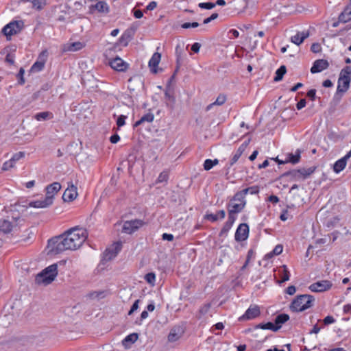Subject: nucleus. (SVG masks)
I'll return each mask as SVG.
<instances>
[{"label": "nucleus", "mask_w": 351, "mask_h": 351, "mask_svg": "<svg viewBox=\"0 0 351 351\" xmlns=\"http://www.w3.org/2000/svg\"><path fill=\"white\" fill-rule=\"evenodd\" d=\"M51 117V113L47 111L37 113L35 115V119L38 121L46 120Z\"/></svg>", "instance_id": "39"}, {"label": "nucleus", "mask_w": 351, "mask_h": 351, "mask_svg": "<svg viewBox=\"0 0 351 351\" xmlns=\"http://www.w3.org/2000/svg\"><path fill=\"white\" fill-rule=\"evenodd\" d=\"M282 246L281 245H277L274 249L273 250L272 252H271L270 253H269L267 256L268 257H272L274 256H276V255H279L282 253Z\"/></svg>", "instance_id": "44"}, {"label": "nucleus", "mask_w": 351, "mask_h": 351, "mask_svg": "<svg viewBox=\"0 0 351 351\" xmlns=\"http://www.w3.org/2000/svg\"><path fill=\"white\" fill-rule=\"evenodd\" d=\"M245 195L250 193L252 195L258 194L259 192V187L258 186H252L243 190Z\"/></svg>", "instance_id": "43"}, {"label": "nucleus", "mask_w": 351, "mask_h": 351, "mask_svg": "<svg viewBox=\"0 0 351 351\" xmlns=\"http://www.w3.org/2000/svg\"><path fill=\"white\" fill-rule=\"evenodd\" d=\"M306 100L304 99H302L297 104L296 108L298 110H301L306 106Z\"/></svg>", "instance_id": "63"}, {"label": "nucleus", "mask_w": 351, "mask_h": 351, "mask_svg": "<svg viewBox=\"0 0 351 351\" xmlns=\"http://www.w3.org/2000/svg\"><path fill=\"white\" fill-rule=\"evenodd\" d=\"M95 10L99 13L108 14L110 12V8L106 1H99L89 7V12L90 14L94 13Z\"/></svg>", "instance_id": "13"}, {"label": "nucleus", "mask_w": 351, "mask_h": 351, "mask_svg": "<svg viewBox=\"0 0 351 351\" xmlns=\"http://www.w3.org/2000/svg\"><path fill=\"white\" fill-rule=\"evenodd\" d=\"M200 47L201 45L199 43H195L191 47V50L194 53H197L199 52Z\"/></svg>", "instance_id": "64"}, {"label": "nucleus", "mask_w": 351, "mask_h": 351, "mask_svg": "<svg viewBox=\"0 0 351 351\" xmlns=\"http://www.w3.org/2000/svg\"><path fill=\"white\" fill-rule=\"evenodd\" d=\"M347 161L345 158H341L335 162L333 166V170L335 173H338L341 172L346 167Z\"/></svg>", "instance_id": "25"}, {"label": "nucleus", "mask_w": 351, "mask_h": 351, "mask_svg": "<svg viewBox=\"0 0 351 351\" xmlns=\"http://www.w3.org/2000/svg\"><path fill=\"white\" fill-rule=\"evenodd\" d=\"M329 66V63L327 60L324 59H319L314 62L313 66L311 69L312 73H319Z\"/></svg>", "instance_id": "14"}, {"label": "nucleus", "mask_w": 351, "mask_h": 351, "mask_svg": "<svg viewBox=\"0 0 351 351\" xmlns=\"http://www.w3.org/2000/svg\"><path fill=\"white\" fill-rule=\"evenodd\" d=\"M131 40V36L128 32H125L119 38V42L124 46H127L128 42Z\"/></svg>", "instance_id": "42"}, {"label": "nucleus", "mask_w": 351, "mask_h": 351, "mask_svg": "<svg viewBox=\"0 0 351 351\" xmlns=\"http://www.w3.org/2000/svg\"><path fill=\"white\" fill-rule=\"evenodd\" d=\"M22 27V23L19 21H12L7 24L2 29V32L7 36H12L20 32Z\"/></svg>", "instance_id": "6"}, {"label": "nucleus", "mask_w": 351, "mask_h": 351, "mask_svg": "<svg viewBox=\"0 0 351 351\" xmlns=\"http://www.w3.org/2000/svg\"><path fill=\"white\" fill-rule=\"evenodd\" d=\"M289 319V316L287 314L282 313L276 316L275 318V324L276 326H280V328L282 326V324H285Z\"/></svg>", "instance_id": "32"}, {"label": "nucleus", "mask_w": 351, "mask_h": 351, "mask_svg": "<svg viewBox=\"0 0 351 351\" xmlns=\"http://www.w3.org/2000/svg\"><path fill=\"white\" fill-rule=\"evenodd\" d=\"M308 36L309 34L308 32H298L296 35L291 36V41L297 45H300Z\"/></svg>", "instance_id": "19"}, {"label": "nucleus", "mask_w": 351, "mask_h": 351, "mask_svg": "<svg viewBox=\"0 0 351 351\" xmlns=\"http://www.w3.org/2000/svg\"><path fill=\"white\" fill-rule=\"evenodd\" d=\"M311 50L313 53H318L321 51V46L319 43H313L311 47Z\"/></svg>", "instance_id": "58"}, {"label": "nucleus", "mask_w": 351, "mask_h": 351, "mask_svg": "<svg viewBox=\"0 0 351 351\" xmlns=\"http://www.w3.org/2000/svg\"><path fill=\"white\" fill-rule=\"evenodd\" d=\"M300 160V151L297 150L295 154H289L287 158L285 160V162H291L293 165L299 162Z\"/></svg>", "instance_id": "27"}, {"label": "nucleus", "mask_w": 351, "mask_h": 351, "mask_svg": "<svg viewBox=\"0 0 351 351\" xmlns=\"http://www.w3.org/2000/svg\"><path fill=\"white\" fill-rule=\"evenodd\" d=\"M350 82H351L350 76L339 75V77L338 80V86H337V92L342 93H346L350 87Z\"/></svg>", "instance_id": "12"}, {"label": "nucleus", "mask_w": 351, "mask_h": 351, "mask_svg": "<svg viewBox=\"0 0 351 351\" xmlns=\"http://www.w3.org/2000/svg\"><path fill=\"white\" fill-rule=\"evenodd\" d=\"M14 166V165L12 163V162L10 160H9L8 161H6L5 162L3 163L2 169L3 171H8L10 169L12 168Z\"/></svg>", "instance_id": "56"}, {"label": "nucleus", "mask_w": 351, "mask_h": 351, "mask_svg": "<svg viewBox=\"0 0 351 351\" xmlns=\"http://www.w3.org/2000/svg\"><path fill=\"white\" fill-rule=\"evenodd\" d=\"M167 106L173 110L176 102L175 97L171 94L169 90H166L165 93Z\"/></svg>", "instance_id": "26"}, {"label": "nucleus", "mask_w": 351, "mask_h": 351, "mask_svg": "<svg viewBox=\"0 0 351 351\" xmlns=\"http://www.w3.org/2000/svg\"><path fill=\"white\" fill-rule=\"evenodd\" d=\"M110 65L112 69L117 71H124L128 68V64L119 57L112 59L110 62Z\"/></svg>", "instance_id": "16"}, {"label": "nucleus", "mask_w": 351, "mask_h": 351, "mask_svg": "<svg viewBox=\"0 0 351 351\" xmlns=\"http://www.w3.org/2000/svg\"><path fill=\"white\" fill-rule=\"evenodd\" d=\"M198 6L202 9L211 10L215 7V3L212 2L199 3Z\"/></svg>", "instance_id": "47"}, {"label": "nucleus", "mask_w": 351, "mask_h": 351, "mask_svg": "<svg viewBox=\"0 0 351 351\" xmlns=\"http://www.w3.org/2000/svg\"><path fill=\"white\" fill-rule=\"evenodd\" d=\"M22 2H29L32 5V8L37 10H41L45 4V0H21Z\"/></svg>", "instance_id": "33"}, {"label": "nucleus", "mask_w": 351, "mask_h": 351, "mask_svg": "<svg viewBox=\"0 0 351 351\" xmlns=\"http://www.w3.org/2000/svg\"><path fill=\"white\" fill-rule=\"evenodd\" d=\"M219 163V160L217 159L210 160L206 159L204 163V169L206 171H208L211 169L215 165H217Z\"/></svg>", "instance_id": "36"}, {"label": "nucleus", "mask_w": 351, "mask_h": 351, "mask_svg": "<svg viewBox=\"0 0 351 351\" xmlns=\"http://www.w3.org/2000/svg\"><path fill=\"white\" fill-rule=\"evenodd\" d=\"M210 308V304L209 303L205 304L203 306L200 308L199 312L202 315H204L208 312Z\"/></svg>", "instance_id": "51"}, {"label": "nucleus", "mask_w": 351, "mask_h": 351, "mask_svg": "<svg viewBox=\"0 0 351 351\" xmlns=\"http://www.w3.org/2000/svg\"><path fill=\"white\" fill-rule=\"evenodd\" d=\"M245 203L246 202L237 203L236 202L230 200L228 204V216L237 217V214L243 210Z\"/></svg>", "instance_id": "9"}, {"label": "nucleus", "mask_w": 351, "mask_h": 351, "mask_svg": "<svg viewBox=\"0 0 351 351\" xmlns=\"http://www.w3.org/2000/svg\"><path fill=\"white\" fill-rule=\"evenodd\" d=\"M53 204L50 197H45L44 199H38L36 201L30 202L29 203V207L44 208L49 207Z\"/></svg>", "instance_id": "15"}, {"label": "nucleus", "mask_w": 351, "mask_h": 351, "mask_svg": "<svg viewBox=\"0 0 351 351\" xmlns=\"http://www.w3.org/2000/svg\"><path fill=\"white\" fill-rule=\"evenodd\" d=\"M24 73H25V70L23 68H21L19 70V72L16 75L18 83L21 85H23L25 83Z\"/></svg>", "instance_id": "45"}, {"label": "nucleus", "mask_w": 351, "mask_h": 351, "mask_svg": "<svg viewBox=\"0 0 351 351\" xmlns=\"http://www.w3.org/2000/svg\"><path fill=\"white\" fill-rule=\"evenodd\" d=\"M249 234V227L246 223H241L235 232V240L237 241H243L247 239Z\"/></svg>", "instance_id": "11"}, {"label": "nucleus", "mask_w": 351, "mask_h": 351, "mask_svg": "<svg viewBox=\"0 0 351 351\" xmlns=\"http://www.w3.org/2000/svg\"><path fill=\"white\" fill-rule=\"evenodd\" d=\"M138 338V335L137 333H132L122 341V344L125 348H129L132 344L137 341Z\"/></svg>", "instance_id": "23"}, {"label": "nucleus", "mask_w": 351, "mask_h": 351, "mask_svg": "<svg viewBox=\"0 0 351 351\" xmlns=\"http://www.w3.org/2000/svg\"><path fill=\"white\" fill-rule=\"evenodd\" d=\"M204 219L212 222H215L218 219V216L216 214L206 213L204 216Z\"/></svg>", "instance_id": "50"}, {"label": "nucleus", "mask_w": 351, "mask_h": 351, "mask_svg": "<svg viewBox=\"0 0 351 351\" xmlns=\"http://www.w3.org/2000/svg\"><path fill=\"white\" fill-rule=\"evenodd\" d=\"M87 237L85 229L74 227L49 240L48 248L50 252L56 254L65 250H75L82 246Z\"/></svg>", "instance_id": "1"}, {"label": "nucleus", "mask_w": 351, "mask_h": 351, "mask_svg": "<svg viewBox=\"0 0 351 351\" xmlns=\"http://www.w3.org/2000/svg\"><path fill=\"white\" fill-rule=\"evenodd\" d=\"M332 285L329 280H321L311 285L309 289L313 292H323L330 289Z\"/></svg>", "instance_id": "8"}, {"label": "nucleus", "mask_w": 351, "mask_h": 351, "mask_svg": "<svg viewBox=\"0 0 351 351\" xmlns=\"http://www.w3.org/2000/svg\"><path fill=\"white\" fill-rule=\"evenodd\" d=\"M199 26V23L197 22L193 23H184L182 25V27L184 29H187L189 27H197Z\"/></svg>", "instance_id": "55"}, {"label": "nucleus", "mask_w": 351, "mask_h": 351, "mask_svg": "<svg viewBox=\"0 0 351 351\" xmlns=\"http://www.w3.org/2000/svg\"><path fill=\"white\" fill-rule=\"evenodd\" d=\"M279 275L281 278L280 280H278V283H282L289 280L290 273L286 265H282L281 269L279 270Z\"/></svg>", "instance_id": "24"}, {"label": "nucleus", "mask_w": 351, "mask_h": 351, "mask_svg": "<svg viewBox=\"0 0 351 351\" xmlns=\"http://www.w3.org/2000/svg\"><path fill=\"white\" fill-rule=\"evenodd\" d=\"M256 328H261L264 330H271L272 331H277L280 329V326H276V324H273L272 322H267L266 324H259Z\"/></svg>", "instance_id": "31"}, {"label": "nucleus", "mask_w": 351, "mask_h": 351, "mask_svg": "<svg viewBox=\"0 0 351 351\" xmlns=\"http://www.w3.org/2000/svg\"><path fill=\"white\" fill-rule=\"evenodd\" d=\"M58 265L53 264L43 269L36 275L35 281L37 284L45 285L51 283L58 274Z\"/></svg>", "instance_id": "3"}, {"label": "nucleus", "mask_w": 351, "mask_h": 351, "mask_svg": "<svg viewBox=\"0 0 351 351\" xmlns=\"http://www.w3.org/2000/svg\"><path fill=\"white\" fill-rule=\"evenodd\" d=\"M77 195V188L71 185V187H68L64 192L62 199L64 202H71L76 198Z\"/></svg>", "instance_id": "17"}, {"label": "nucleus", "mask_w": 351, "mask_h": 351, "mask_svg": "<svg viewBox=\"0 0 351 351\" xmlns=\"http://www.w3.org/2000/svg\"><path fill=\"white\" fill-rule=\"evenodd\" d=\"M182 332V329L180 327L173 328L168 335V340L171 342L177 341L179 338H180Z\"/></svg>", "instance_id": "20"}, {"label": "nucleus", "mask_w": 351, "mask_h": 351, "mask_svg": "<svg viewBox=\"0 0 351 351\" xmlns=\"http://www.w3.org/2000/svg\"><path fill=\"white\" fill-rule=\"evenodd\" d=\"M245 194L242 190L241 191L237 192L230 200H232L236 202L237 201H239V203L245 202Z\"/></svg>", "instance_id": "38"}, {"label": "nucleus", "mask_w": 351, "mask_h": 351, "mask_svg": "<svg viewBox=\"0 0 351 351\" xmlns=\"http://www.w3.org/2000/svg\"><path fill=\"white\" fill-rule=\"evenodd\" d=\"M168 179V174L167 172H162L160 173L159 176L157 178L156 183H161L163 182H167Z\"/></svg>", "instance_id": "48"}, {"label": "nucleus", "mask_w": 351, "mask_h": 351, "mask_svg": "<svg viewBox=\"0 0 351 351\" xmlns=\"http://www.w3.org/2000/svg\"><path fill=\"white\" fill-rule=\"evenodd\" d=\"M145 279L148 283L153 284L156 280V276L154 273H148L145 275Z\"/></svg>", "instance_id": "49"}, {"label": "nucleus", "mask_w": 351, "mask_h": 351, "mask_svg": "<svg viewBox=\"0 0 351 351\" xmlns=\"http://www.w3.org/2000/svg\"><path fill=\"white\" fill-rule=\"evenodd\" d=\"M139 302H140V300H136L134 302L130 310L129 311V312L128 313V315H131L134 311H136L138 308Z\"/></svg>", "instance_id": "52"}, {"label": "nucleus", "mask_w": 351, "mask_h": 351, "mask_svg": "<svg viewBox=\"0 0 351 351\" xmlns=\"http://www.w3.org/2000/svg\"><path fill=\"white\" fill-rule=\"evenodd\" d=\"M127 119V116L121 115L117 118V125L118 127H122L125 125V121Z\"/></svg>", "instance_id": "53"}, {"label": "nucleus", "mask_w": 351, "mask_h": 351, "mask_svg": "<svg viewBox=\"0 0 351 351\" xmlns=\"http://www.w3.org/2000/svg\"><path fill=\"white\" fill-rule=\"evenodd\" d=\"M260 314L259 306L258 305H251L245 311V314L239 318V320L253 319L258 317Z\"/></svg>", "instance_id": "10"}, {"label": "nucleus", "mask_w": 351, "mask_h": 351, "mask_svg": "<svg viewBox=\"0 0 351 351\" xmlns=\"http://www.w3.org/2000/svg\"><path fill=\"white\" fill-rule=\"evenodd\" d=\"M61 189V185L58 182H53L49 184L46 188V197H50L51 200H53V196Z\"/></svg>", "instance_id": "18"}, {"label": "nucleus", "mask_w": 351, "mask_h": 351, "mask_svg": "<svg viewBox=\"0 0 351 351\" xmlns=\"http://www.w3.org/2000/svg\"><path fill=\"white\" fill-rule=\"evenodd\" d=\"M23 219L19 218H12V221L8 219H2L0 220V232L3 234H10L12 232H15L18 230V226L20 224L21 221H23Z\"/></svg>", "instance_id": "4"}, {"label": "nucleus", "mask_w": 351, "mask_h": 351, "mask_svg": "<svg viewBox=\"0 0 351 351\" xmlns=\"http://www.w3.org/2000/svg\"><path fill=\"white\" fill-rule=\"evenodd\" d=\"M315 170V167L299 169L300 179H306L311 176Z\"/></svg>", "instance_id": "29"}, {"label": "nucleus", "mask_w": 351, "mask_h": 351, "mask_svg": "<svg viewBox=\"0 0 351 351\" xmlns=\"http://www.w3.org/2000/svg\"><path fill=\"white\" fill-rule=\"evenodd\" d=\"M283 176H290L295 180L300 179L299 169H294L292 171H287L283 174Z\"/></svg>", "instance_id": "41"}, {"label": "nucleus", "mask_w": 351, "mask_h": 351, "mask_svg": "<svg viewBox=\"0 0 351 351\" xmlns=\"http://www.w3.org/2000/svg\"><path fill=\"white\" fill-rule=\"evenodd\" d=\"M315 298L308 294L298 295L291 303L290 310L293 312H302L314 305Z\"/></svg>", "instance_id": "2"}, {"label": "nucleus", "mask_w": 351, "mask_h": 351, "mask_svg": "<svg viewBox=\"0 0 351 351\" xmlns=\"http://www.w3.org/2000/svg\"><path fill=\"white\" fill-rule=\"evenodd\" d=\"M341 75L350 76L351 77V67L349 66H345L340 72Z\"/></svg>", "instance_id": "54"}, {"label": "nucleus", "mask_w": 351, "mask_h": 351, "mask_svg": "<svg viewBox=\"0 0 351 351\" xmlns=\"http://www.w3.org/2000/svg\"><path fill=\"white\" fill-rule=\"evenodd\" d=\"M287 72L286 66L284 65H282L279 69H277L276 72V76L274 77L275 82H279L282 80L284 75Z\"/></svg>", "instance_id": "34"}, {"label": "nucleus", "mask_w": 351, "mask_h": 351, "mask_svg": "<svg viewBox=\"0 0 351 351\" xmlns=\"http://www.w3.org/2000/svg\"><path fill=\"white\" fill-rule=\"evenodd\" d=\"M315 89H311L307 93V97H309L312 101H314L315 99Z\"/></svg>", "instance_id": "59"}, {"label": "nucleus", "mask_w": 351, "mask_h": 351, "mask_svg": "<svg viewBox=\"0 0 351 351\" xmlns=\"http://www.w3.org/2000/svg\"><path fill=\"white\" fill-rule=\"evenodd\" d=\"M25 156V153L23 152H19L13 155V156L10 158V160L14 165L15 162L19 160L21 158H23Z\"/></svg>", "instance_id": "46"}, {"label": "nucleus", "mask_w": 351, "mask_h": 351, "mask_svg": "<svg viewBox=\"0 0 351 351\" xmlns=\"http://www.w3.org/2000/svg\"><path fill=\"white\" fill-rule=\"evenodd\" d=\"M134 16L136 19H141L143 16V13L141 10H133Z\"/></svg>", "instance_id": "62"}, {"label": "nucleus", "mask_w": 351, "mask_h": 351, "mask_svg": "<svg viewBox=\"0 0 351 351\" xmlns=\"http://www.w3.org/2000/svg\"><path fill=\"white\" fill-rule=\"evenodd\" d=\"M339 21L341 23H346L351 20V11L348 12L345 10L339 16Z\"/></svg>", "instance_id": "37"}, {"label": "nucleus", "mask_w": 351, "mask_h": 351, "mask_svg": "<svg viewBox=\"0 0 351 351\" xmlns=\"http://www.w3.org/2000/svg\"><path fill=\"white\" fill-rule=\"evenodd\" d=\"M235 219H236V217H230V216H228V220L224 223L222 229L221 230V231L219 232V236L220 237L226 236L227 234L228 231L232 228V226Z\"/></svg>", "instance_id": "21"}, {"label": "nucleus", "mask_w": 351, "mask_h": 351, "mask_svg": "<svg viewBox=\"0 0 351 351\" xmlns=\"http://www.w3.org/2000/svg\"><path fill=\"white\" fill-rule=\"evenodd\" d=\"M226 101V97L225 95H223V94H220L216 101L210 104H209L208 106H207L206 108V111H208L210 110L212 107L215 105H217V106H221L223 105Z\"/></svg>", "instance_id": "30"}, {"label": "nucleus", "mask_w": 351, "mask_h": 351, "mask_svg": "<svg viewBox=\"0 0 351 351\" xmlns=\"http://www.w3.org/2000/svg\"><path fill=\"white\" fill-rule=\"evenodd\" d=\"M160 58L161 56L159 53H154L149 61V66L150 67L152 71L154 73L157 72L156 68L158 66L160 62Z\"/></svg>", "instance_id": "22"}, {"label": "nucleus", "mask_w": 351, "mask_h": 351, "mask_svg": "<svg viewBox=\"0 0 351 351\" xmlns=\"http://www.w3.org/2000/svg\"><path fill=\"white\" fill-rule=\"evenodd\" d=\"M296 291V288L295 286L293 285H291L289 287H287V289H286V293L289 295H293Z\"/></svg>", "instance_id": "60"}, {"label": "nucleus", "mask_w": 351, "mask_h": 351, "mask_svg": "<svg viewBox=\"0 0 351 351\" xmlns=\"http://www.w3.org/2000/svg\"><path fill=\"white\" fill-rule=\"evenodd\" d=\"M241 156V155L238 152H236L230 160V165H233L236 162H237Z\"/></svg>", "instance_id": "61"}, {"label": "nucleus", "mask_w": 351, "mask_h": 351, "mask_svg": "<svg viewBox=\"0 0 351 351\" xmlns=\"http://www.w3.org/2000/svg\"><path fill=\"white\" fill-rule=\"evenodd\" d=\"M45 66L44 61H36L31 67V71L38 72L41 71Z\"/></svg>", "instance_id": "40"}, {"label": "nucleus", "mask_w": 351, "mask_h": 351, "mask_svg": "<svg viewBox=\"0 0 351 351\" xmlns=\"http://www.w3.org/2000/svg\"><path fill=\"white\" fill-rule=\"evenodd\" d=\"M122 247V243L120 241L113 243V245L106 250L104 252V258L106 261H110L114 258L118 253L121 251Z\"/></svg>", "instance_id": "7"}, {"label": "nucleus", "mask_w": 351, "mask_h": 351, "mask_svg": "<svg viewBox=\"0 0 351 351\" xmlns=\"http://www.w3.org/2000/svg\"><path fill=\"white\" fill-rule=\"evenodd\" d=\"M154 118V116L152 113H147L146 114H144L138 121H137L134 126L138 127V125H141L144 122H148L151 123L153 121Z\"/></svg>", "instance_id": "28"}, {"label": "nucleus", "mask_w": 351, "mask_h": 351, "mask_svg": "<svg viewBox=\"0 0 351 351\" xmlns=\"http://www.w3.org/2000/svg\"><path fill=\"white\" fill-rule=\"evenodd\" d=\"M83 47L82 43L80 42H75L71 44H69L66 48L64 49L65 51H76L80 49H81Z\"/></svg>", "instance_id": "35"}, {"label": "nucleus", "mask_w": 351, "mask_h": 351, "mask_svg": "<svg viewBox=\"0 0 351 351\" xmlns=\"http://www.w3.org/2000/svg\"><path fill=\"white\" fill-rule=\"evenodd\" d=\"M335 322V319H334V317L332 316H330V315L326 316L323 319V322L325 325H328V324H332Z\"/></svg>", "instance_id": "57"}, {"label": "nucleus", "mask_w": 351, "mask_h": 351, "mask_svg": "<svg viewBox=\"0 0 351 351\" xmlns=\"http://www.w3.org/2000/svg\"><path fill=\"white\" fill-rule=\"evenodd\" d=\"M143 221L140 219L126 221L123 223L122 232L126 234H132L143 226Z\"/></svg>", "instance_id": "5"}]
</instances>
